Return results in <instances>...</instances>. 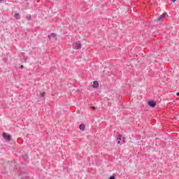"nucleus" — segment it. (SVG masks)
I'll return each mask as SVG.
<instances>
[{"label":"nucleus","instance_id":"f03ea898","mask_svg":"<svg viewBox=\"0 0 179 179\" xmlns=\"http://www.w3.org/2000/svg\"><path fill=\"white\" fill-rule=\"evenodd\" d=\"M3 138H4V139H6L9 142V141H10V134H8L4 132L3 133Z\"/></svg>","mask_w":179,"mask_h":179},{"label":"nucleus","instance_id":"7ed1b4c3","mask_svg":"<svg viewBox=\"0 0 179 179\" xmlns=\"http://www.w3.org/2000/svg\"><path fill=\"white\" fill-rule=\"evenodd\" d=\"M148 105L150 106V107H156V101H148Z\"/></svg>","mask_w":179,"mask_h":179},{"label":"nucleus","instance_id":"6e6552de","mask_svg":"<svg viewBox=\"0 0 179 179\" xmlns=\"http://www.w3.org/2000/svg\"><path fill=\"white\" fill-rule=\"evenodd\" d=\"M120 141H121V136H120L119 138H117V145H120Z\"/></svg>","mask_w":179,"mask_h":179},{"label":"nucleus","instance_id":"423d86ee","mask_svg":"<svg viewBox=\"0 0 179 179\" xmlns=\"http://www.w3.org/2000/svg\"><path fill=\"white\" fill-rule=\"evenodd\" d=\"M85 128H86V126L85 124H82L80 125V129L81 131H85Z\"/></svg>","mask_w":179,"mask_h":179},{"label":"nucleus","instance_id":"4468645a","mask_svg":"<svg viewBox=\"0 0 179 179\" xmlns=\"http://www.w3.org/2000/svg\"><path fill=\"white\" fill-rule=\"evenodd\" d=\"M0 1H3V0H0Z\"/></svg>","mask_w":179,"mask_h":179},{"label":"nucleus","instance_id":"ddd939ff","mask_svg":"<svg viewBox=\"0 0 179 179\" xmlns=\"http://www.w3.org/2000/svg\"><path fill=\"white\" fill-rule=\"evenodd\" d=\"M93 110H94V107H92Z\"/></svg>","mask_w":179,"mask_h":179},{"label":"nucleus","instance_id":"f257e3e1","mask_svg":"<svg viewBox=\"0 0 179 179\" xmlns=\"http://www.w3.org/2000/svg\"><path fill=\"white\" fill-rule=\"evenodd\" d=\"M73 48L76 50H79L80 48H82V45L80 43H76L73 45Z\"/></svg>","mask_w":179,"mask_h":179},{"label":"nucleus","instance_id":"9d476101","mask_svg":"<svg viewBox=\"0 0 179 179\" xmlns=\"http://www.w3.org/2000/svg\"><path fill=\"white\" fill-rule=\"evenodd\" d=\"M171 1H172V2H176V0H171Z\"/></svg>","mask_w":179,"mask_h":179},{"label":"nucleus","instance_id":"f8f14e48","mask_svg":"<svg viewBox=\"0 0 179 179\" xmlns=\"http://www.w3.org/2000/svg\"><path fill=\"white\" fill-rule=\"evenodd\" d=\"M176 94H177L178 96H179V92H177Z\"/></svg>","mask_w":179,"mask_h":179},{"label":"nucleus","instance_id":"9b49d317","mask_svg":"<svg viewBox=\"0 0 179 179\" xmlns=\"http://www.w3.org/2000/svg\"><path fill=\"white\" fill-rule=\"evenodd\" d=\"M23 68H24L23 66H21V69H23Z\"/></svg>","mask_w":179,"mask_h":179},{"label":"nucleus","instance_id":"20e7f679","mask_svg":"<svg viewBox=\"0 0 179 179\" xmlns=\"http://www.w3.org/2000/svg\"><path fill=\"white\" fill-rule=\"evenodd\" d=\"M164 19V15H161L159 17L157 18L158 22H163Z\"/></svg>","mask_w":179,"mask_h":179},{"label":"nucleus","instance_id":"0eeeda50","mask_svg":"<svg viewBox=\"0 0 179 179\" xmlns=\"http://www.w3.org/2000/svg\"><path fill=\"white\" fill-rule=\"evenodd\" d=\"M15 19H20V14L15 13Z\"/></svg>","mask_w":179,"mask_h":179},{"label":"nucleus","instance_id":"1a4fd4ad","mask_svg":"<svg viewBox=\"0 0 179 179\" xmlns=\"http://www.w3.org/2000/svg\"><path fill=\"white\" fill-rule=\"evenodd\" d=\"M109 179H115L114 176H110Z\"/></svg>","mask_w":179,"mask_h":179},{"label":"nucleus","instance_id":"39448f33","mask_svg":"<svg viewBox=\"0 0 179 179\" xmlns=\"http://www.w3.org/2000/svg\"><path fill=\"white\" fill-rule=\"evenodd\" d=\"M92 87H95V88L99 87V82H97V81H94V82H93V84H92Z\"/></svg>","mask_w":179,"mask_h":179}]
</instances>
